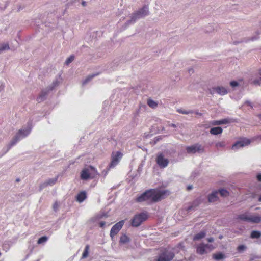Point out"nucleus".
I'll return each mask as SVG.
<instances>
[{
    "label": "nucleus",
    "mask_w": 261,
    "mask_h": 261,
    "mask_svg": "<svg viewBox=\"0 0 261 261\" xmlns=\"http://www.w3.org/2000/svg\"><path fill=\"white\" fill-rule=\"evenodd\" d=\"M169 195V192L168 190L150 189L144 192L140 196L137 197V201L140 202L146 200H149L152 202H158L160 201L161 199L165 198Z\"/></svg>",
    "instance_id": "f257e3e1"
},
{
    "label": "nucleus",
    "mask_w": 261,
    "mask_h": 261,
    "mask_svg": "<svg viewBox=\"0 0 261 261\" xmlns=\"http://www.w3.org/2000/svg\"><path fill=\"white\" fill-rule=\"evenodd\" d=\"M30 132L31 128L19 130L9 144L7 151H8L12 146L14 145L21 139L27 136L30 134Z\"/></svg>",
    "instance_id": "f03ea898"
},
{
    "label": "nucleus",
    "mask_w": 261,
    "mask_h": 261,
    "mask_svg": "<svg viewBox=\"0 0 261 261\" xmlns=\"http://www.w3.org/2000/svg\"><path fill=\"white\" fill-rule=\"evenodd\" d=\"M148 218L146 213H141L135 215L132 220L131 224L133 227H138Z\"/></svg>",
    "instance_id": "7ed1b4c3"
},
{
    "label": "nucleus",
    "mask_w": 261,
    "mask_h": 261,
    "mask_svg": "<svg viewBox=\"0 0 261 261\" xmlns=\"http://www.w3.org/2000/svg\"><path fill=\"white\" fill-rule=\"evenodd\" d=\"M186 149L188 154H194L196 152L203 153L205 151L204 147L199 143H196L193 145L187 146Z\"/></svg>",
    "instance_id": "20e7f679"
},
{
    "label": "nucleus",
    "mask_w": 261,
    "mask_h": 261,
    "mask_svg": "<svg viewBox=\"0 0 261 261\" xmlns=\"http://www.w3.org/2000/svg\"><path fill=\"white\" fill-rule=\"evenodd\" d=\"M210 94L213 95L215 93L220 95H224L228 93V90L223 86H217L208 89Z\"/></svg>",
    "instance_id": "39448f33"
},
{
    "label": "nucleus",
    "mask_w": 261,
    "mask_h": 261,
    "mask_svg": "<svg viewBox=\"0 0 261 261\" xmlns=\"http://www.w3.org/2000/svg\"><path fill=\"white\" fill-rule=\"evenodd\" d=\"M122 156V154L119 151L113 153L112 155V161L109 165L108 170L115 167L118 164Z\"/></svg>",
    "instance_id": "423d86ee"
},
{
    "label": "nucleus",
    "mask_w": 261,
    "mask_h": 261,
    "mask_svg": "<svg viewBox=\"0 0 261 261\" xmlns=\"http://www.w3.org/2000/svg\"><path fill=\"white\" fill-rule=\"evenodd\" d=\"M57 84H58V82L55 81L53 83V84L51 86H49L48 87H47V88H46L45 90H42L40 94L39 95V96L38 97V98L37 99V101L38 102H40L43 101L45 99L46 96L47 95L48 92L49 91L52 90L54 89V88L57 86Z\"/></svg>",
    "instance_id": "0eeeda50"
},
{
    "label": "nucleus",
    "mask_w": 261,
    "mask_h": 261,
    "mask_svg": "<svg viewBox=\"0 0 261 261\" xmlns=\"http://www.w3.org/2000/svg\"><path fill=\"white\" fill-rule=\"evenodd\" d=\"M124 224V221L121 220L116 224H115L111 228L110 231V236L112 239H113L115 236L116 235L119 231L121 229Z\"/></svg>",
    "instance_id": "6e6552de"
},
{
    "label": "nucleus",
    "mask_w": 261,
    "mask_h": 261,
    "mask_svg": "<svg viewBox=\"0 0 261 261\" xmlns=\"http://www.w3.org/2000/svg\"><path fill=\"white\" fill-rule=\"evenodd\" d=\"M174 257V254L172 251H165L160 254L156 261H171Z\"/></svg>",
    "instance_id": "1a4fd4ad"
},
{
    "label": "nucleus",
    "mask_w": 261,
    "mask_h": 261,
    "mask_svg": "<svg viewBox=\"0 0 261 261\" xmlns=\"http://www.w3.org/2000/svg\"><path fill=\"white\" fill-rule=\"evenodd\" d=\"M250 141L249 139L244 138L240 141H237L232 146V149L233 150L238 149L240 147H244L249 144Z\"/></svg>",
    "instance_id": "9d476101"
},
{
    "label": "nucleus",
    "mask_w": 261,
    "mask_h": 261,
    "mask_svg": "<svg viewBox=\"0 0 261 261\" xmlns=\"http://www.w3.org/2000/svg\"><path fill=\"white\" fill-rule=\"evenodd\" d=\"M156 162L161 168H165L168 166L169 160L165 158L162 154H160L157 156Z\"/></svg>",
    "instance_id": "9b49d317"
},
{
    "label": "nucleus",
    "mask_w": 261,
    "mask_h": 261,
    "mask_svg": "<svg viewBox=\"0 0 261 261\" xmlns=\"http://www.w3.org/2000/svg\"><path fill=\"white\" fill-rule=\"evenodd\" d=\"M219 192L217 191H213L208 196V201L210 202H214L217 201L218 198Z\"/></svg>",
    "instance_id": "f8f14e48"
},
{
    "label": "nucleus",
    "mask_w": 261,
    "mask_h": 261,
    "mask_svg": "<svg viewBox=\"0 0 261 261\" xmlns=\"http://www.w3.org/2000/svg\"><path fill=\"white\" fill-rule=\"evenodd\" d=\"M149 12L148 7L147 6H144L142 9L137 12L138 15L140 18L143 17L148 15Z\"/></svg>",
    "instance_id": "ddd939ff"
},
{
    "label": "nucleus",
    "mask_w": 261,
    "mask_h": 261,
    "mask_svg": "<svg viewBox=\"0 0 261 261\" xmlns=\"http://www.w3.org/2000/svg\"><path fill=\"white\" fill-rule=\"evenodd\" d=\"M200 203H201L200 200L199 199H196L195 200H194L193 202L191 205L189 206L187 208V211L188 212H189L192 210H194V208H195L196 207L199 206V205L200 204Z\"/></svg>",
    "instance_id": "4468645a"
},
{
    "label": "nucleus",
    "mask_w": 261,
    "mask_h": 261,
    "mask_svg": "<svg viewBox=\"0 0 261 261\" xmlns=\"http://www.w3.org/2000/svg\"><path fill=\"white\" fill-rule=\"evenodd\" d=\"M222 132L223 129L220 127H213L210 130V132L211 134L215 135L220 134L222 133Z\"/></svg>",
    "instance_id": "2eb2a0df"
},
{
    "label": "nucleus",
    "mask_w": 261,
    "mask_h": 261,
    "mask_svg": "<svg viewBox=\"0 0 261 261\" xmlns=\"http://www.w3.org/2000/svg\"><path fill=\"white\" fill-rule=\"evenodd\" d=\"M196 251L197 253L200 254H203L204 253H206V251L204 247V244H200L197 247Z\"/></svg>",
    "instance_id": "dca6fc26"
},
{
    "label": "nucleus",
    "mask_w": 261,
    "mask_h": 261,
    "mask_svg": "<svg viewBox=\"0 0 261 261\" xmlns=\"http://www.w3.org/2000/svg\"><path fill=\"white\" fill-rule=\"evenodd\" d=\"M249 222L258 223L261 222V217L259 216H250Z\"/></svg>",
    "instance_id": "f3484780"
},
{
    "label": "nucleus",
    "mask_w": 261,
    "mask_h": 261,
    "mask_svg": "<svg viewBox=\"0 0 261 261\" xmlns=\"http://www.w3.org/2000/svg\"><path fill=\"white\" fill-rule=\"evenodd\" d=\"M86 198V193L85 191L81 192L77 195V201L79 202H83Z\"/></svg>",
    "instance_id": "a211bd4d"
},
{
    "label": "nucleus",
    "mask_w": 261,
    "mask_h": 261,
    "mask_svg": "<svg viewBox=\"0 0 261 261\" xmlns=\"http://www.w3.org/2000/svg\"><path fill=\"white\" fill-rule=\"evenodd\" d=\"M140 18V16H139L137 12L134 13L131 17V19L128 20L127 22V25H129L132 23H134L136 22V21Z\"/></svg>",
    "instance_id": "6ab92c4d"
},
{
    "label": "nucleus",
    "mask_w": 261,
    "mask_h": 261,
    "mask_svg": "<svg viewBox=\"0 0 261 261\" xmlns=\"http://www.w3.org/2000/svg\"><path fill=\"white\" fill-rule=\"evenodd\" d=\"M90 177V175L87 170H82L81 174V178L84 180H87Z\"/></svg>",
    "instance_id": "aec40b11"
},
{
    "label": "nucleus",
    "mask_w": 261,
    "mask_h": 261,
    "mask_svg": "<svg viewBox=\"0 0 261 261\" xmlns=\"http://www.w3.org/2000/svg\"><path fill=\"white\" fill-rule=\"evenodd\" d=\"M206 234L205 232L204 231H201L199 233L196 234L193 238V240L194 241L199 240L205 237Z\"/></svg>",
    "instance_id": "412c9836"
},
{
    "label": "nucleus",
    "mask_w": 261,
    "mask_h": 261,
    "mask_svg": "<svg viewBox=\"0 0 261 261\" xmlns=\"http://www.w3.org/2000/svg\"><path fill=\"white\" fill-rule=\"evenodd\" d=\"M261 237V232L259 231L253 230L251 232L250 237L252 239H258Z\"/></svg>",
    "instance_id": "4be33fe9"
},
{
    "label": "nucleus",
    "mask_w": 261,
    "mask_h": 261,
    "mask_svg": "<svg viewBox=\"0 0 261 261\" xmlns=\"http://www.w3.org/2000/svg\"><path fill=\"white\" fill-rule=\"evenodd\" d=\"M90 246L89 245H86L84 251L82 254V259H85L87 258L88 256L89 250Z\"/></svg>",
    "instance_id": "5701e85b"
},
{
    "label": "nucleus",
    "mask_w": 261,
    "mask_h": 261,
    "mask_svg": "<svg viewBox=\"0 0 261 261\" xmlns=\"http://www.w3.org/2000/svg\"><path fill=\"white\" fill-rule=\"evenodd\" d=\"M130 239L126 235L123 234L120 237V242L122 244H125L130 242Z\"/></svg>",
    "instance_id": "b1692460"
},
{
    "label": "nucleus",
    "mask_w": 261,
    "mask_h": 261,
    "mask_svg": "<svg viewBox=\"0 0 261 261\" xmlns=\"http://www.w3.org/2000/svg\"><path fill=\"white\" fill-rule=\"evenodd\" d=\"M58 177H59V176L58 175L55 178H49V179L46 180V181L48 185V186H53L54 185H55L56 183V182L57 181Z\"/></svg>",
    "instance_id": "393cba45"
},
{
    "label": "nucleus",
    "mask_w": 261,
    "mask_h": 261,
    "mask_svg": "<svg viewBox=\"0 0 261 261\" xmlns=\"http://www.w3.org/2000/svg\"><path fill=\"white\" fill-rule=\"evenodd\" d=\"M249 216H248L246 214H241V215H239L238 218L239 219L242 220L243 221L249 222Z\"/></svg>",
    "instance_id": "a878e982"
},
{
    "label": "nucleus",
    "mask_w": 261,
    "mask_h": 261,
    "mask_svg": "<svg viewBox=\"0 0 261 261\" xmlns=\"http://www.w3.org/2000/svg\"><path fill=\"white\" fill-rule=\"evenodd\" d=\"M147 105L151 108H155L158 106V103L151 99H148Z\"/></svg>",
    "instance_id": "bb28decb"
},
{
    "label": "nucleus",
    "mask_w": 261,
    "mask_h": 261,
    "mask_svg": "<svg viewBox=\"0 0 261 261\" xmlns=\"http://www.w3.org/2000/svg\"><path fill=\"white\" fill-rule=\"evenodd\" d=\"M177 111L180 114H186V115L192 114L193 113L192 110H183L181 109H177Z\"/></svg>",
    "instance_id": "cd10ccee"
},
{
    "label": "nucleus",
    "mask_w": 261,
    "mask_h": 261,
    "mask_svg": "<svg viewBox=\"0 0 261 261\" xmlns=\"http://www.w3.org/2000/svg\"><path fill=\"white\" fill-rule=\"evenodd\" d=\"M218 192H219V194H220L222 197H227L229 195L228 191L224 189H221L218 191Z\"/></svg>",
    "instance_id": "c85d7f7f"
},
{
    "label": "nucleus",
    "mask_w": 261,
    "mask_h": 261,
    "mask_svg": "<svg viewBox=\"0 0 261 261\" xmlns=\"http://www.w3.org/2000/svg\"><path fill=\"white\" fill-rule=\"evenodd\" d=\"M98 74H91V75H89V76H88L85 79V80L83 82V85H85L88 82H89L92 79H93L94 77H95V76L97 75Z\"/></svg>",
    "instance_id": "c756f323"
},
{
    "label": "nucleus",
    "mask_w": 261,
    "mask_h": 261,
    "mask_svg": "<svg viewBox=\"0 0 261 261\" xmlns=\"http://www.w3.org/2000/svg\"><path fill=\"white\" fill-rule=\"evenodd\" d=\"M224 257V255L222 253L213 254V258L216 260H220L223 259Z\"/></svg>",
    "instance_id": "7c9ffc66"
},
{
    "label": "nucleus",
    "mask_w": 261,
    "mask_h": 261,
    "mask_svg": "<svg viewBox=\"0 0 261 261\" xmlns=\"http://www.w3.org/2000/svg\"><path fill=\"white\" fill-rule=\"evenodd\" d=\"M10 49L9 45L8 44H0V51L1 53L3 51L9 50Z\"/></svg>",
    "instance_id": "2f4dec72"
},
{
    "label": "nucleus",
    "mask_w": 261,
    "mask_h": 261,
    "mask_svg": "<svg viewBox=\"0 0 261 261\" xmlns=\"http://www.w3.org/2000/svg\"><path fill=\"white\" fill-rule=\"evenodd\" d=\"M232 122H233L232 119L230 118H225L220 120V125L229 124Z\"/></svg>",
    "instance_id": "473e14b6"
},
{
    "label": "nucleus",
    "mask_w": 261,
    "mask_h": 261,
    "mask_svg": "<svg viewBox=\"0 0 261 261\" xmlns=\"http://www.w3.org/2000/svg\"><path fill=\"white\" fill-rule=\"evenodd\" d=\"M47 239H48V238L46 236L42 237L38 239V240L37 241V243L38 244H42L43 243L46 242Z\"/></svg>",
    "instance_id": "72a5a7b5"
},
{
    "label": "nucleus",
    "mask_w": 261,
    "mask_h": 261,
    "mask_svg": "<svg viewBox=\"0 0 261 261\" xmlns=\"http://www.w3.org/2000/svg\"><path fill=\"white\" fill-rule=\"evenodd\" d=\"M74 58H75V57L74 55H71L66 60L65 64L66 65H69L70 63H71L74 60Z\"/></svg>",
    "instance_id": "f704fd0d"
},
{
    "label": "nucleus",
    "mask_w": 261,
    "mask_h": 261,
    "mask_svg": "<svg viewBox=\"0 0 261 261\" xmlns=\"http://www.w3.org/2000/svg\"><path fill=\"white\" fill-rule=\"evenodd\" d=\"M246 249V246L244 245H239L237 247V251L239 252H243Z\"/></svg>",
    "instance_id": "c9c22d12"
},
{
    "label": "nucleus",
    "mask_w": 261,
    "mask_h": 261,
    "mask_svg": "<svg viewBox=\"0 0 261 261\" xmlns=\"http://www.w3.org/2000/svg\"><path fill=\"white\" fill-rule=\"evenodd\" d=\"M225 146V143L224 141L218 142L216 143V147L217 148L224 147Z\"/></svg>",
    "instance_id": "e433bc0d"
},
{
    "label": "nucleus",
    "mask_w": 261,
    "mask_h": 261,
    "mask_svg": "<svg viewBox=\"0 0 261 261\" xmlns=\"http://www.w3.org/2000/svg\"><path fill=\"white\" fill-rule=\"evenodd\" d=\"M252 83L255 85H260L261 84V77L253 80Z\"/></svg>",
    "instance_id": "4c0bfd02"
},
{
    "label": "nucleus",
    "mask_w": 261,
    "mask_h": 261,
    "mask_svg": "<svg viewBox=\"0 0 261 261\" xmlns=\"http://www.w3.org/2000/svg\"><path fill=\"white\" fill-rule=\"evenodd\" d=\"M48 186V185L46 181H44V182L40 184V185H39V190L41 191L42 190H43L44 188H45V187H46Z\"/></svg>",
    "instance_id": "58836bf2"
},
{
    "label": "nucleus",
    "mask_w": 261,
    "mask_h": 261,
    "mask_svg": "<svg viewBox=\"0 0 261 261\" xmlns=\"http://www.w3.org/2000/svg\"><path fill=\"white\" fill-rule=\"evenodd\" d=\"M258 39V37L257 36H254V37H249L247 39V40L246 41V42H248V41H255V40H256Z\"/></svg>",
    "instance_id": "ea45409f"
},
{
    "label": "nucleus",
    "mask_w": 261,
    "mask_h": 261,
    "mask_svg": "<svg viewBox=\"0 0 261 261\" xmlns=\"http://www.w3.org/2000/svg\"><path fill=\"white\" fill-rule=\"evenodd\" d=\"M258 39V37L257 36H254V37H249L247 39V40L246 41V42H248V41H255V40H256Z\"/></svg>",
    "instance_id": "a19ab883"
},
{
    "label": "nucleus",
    "mask_w": 261,
    "mask_h": 261,
    "mask_svg": "<svg viewBox=\"0 0 261 261\" xmlns=\"http://www.w3.org/2000/svg\"><path fill=\"white\" fill-rule=\"evenodd\" d=\"M230 85L231 87H237L239 85V83L237 81H231L230 82Z\"/></svg>",
    "instance_id": "79ce46f5"
},
{
    "label": "nucleus",
    "mask_w": 261,
    "mask_h": 261,
    "mask_svg": "<svg viewBox=\"0 0 261 261\" xmlns=\"http://www.w3.org/2000/svg\"><path fill=\"white\" fill-rule=\"evenodd\" d=\"M212 124L214 125H220V120H215L212 122Z\"/></svg>",
    "instance_id": "37998d69"
},
{
    "label": "nucleus",
    "mask_w": 261,
    "mask_h": 261,
    "mask_svg": "<svg viewBox=\"0 0 261 261\" xmlns=\"http://www.w3.org/2000/svg\"><path fill=\"white\" fill-rule=\"evenodd\" d=\"M58 206H59V205H58V202H56L54 205H53V209L55 211H57V210H58Z\"/></svg>",
    "instance_id": "c03bdc74"
},
{
    "label": "nucleus",
    "mask_w": 261,
    "mask_h": 261,
    "mask_svg": "<svg viewBox=\"0 0 261 261\" xmlns=\"http://www.w3.org/2000/svg\"><path fill=\"white\" fill-rule=\"evenodd\" d=\"M103 215H97L96 216H95V217H94L93 219H95L96 220H98V219H101L102 218V217H103Z\"/></svg>",
    "instance_id": "a18cd8bd"
},
{
    "label": "nucleus",
    "mask_w": 261,
    "mask_h": 261,
    "mask_svg": "<svg viewBox=\"0 0 261 261\" xmlns=\"http://www.w3.org/2000/svg\"><path fill=\"white\" fill-rule=\"evenodd\" d=\"M89 168L91 169V170L93 171L96 174H98L97 171L96 170L95 168L94 167L90 166Z\"/></svg>",
    "instance_id": "49530a36"
},
{
    "label": "nucleus",
    "mask_w": 261,
    "mask_h": 261,
    "mask_svg": "<svg viewBox=\"0 0 261 261\" xmlns=\"http://www.w3.org/2000/svg\"><path fill=\"white\" fill-rule=\"evenodd\" d=\"M109 171V170H108V168L106 170H104L102 171V174H103L104 176H106L107 175Z\"/></svg>",
    "instance_id": "de8ad7c7"
},
{
    "label": "nucleus",
    "mask_w": 261,
    "mask_h": 261,
    "mask_svg": "<svg viewBox=\"0 0 261 261\" xmlns=\"http://www.w3.org/2000/svg\"><path fill=\"white\" fill-rule=\"evenodd\" d=\"M106 223L103 221H101L99 223V226L100 227H103L105 225Z\"/></svg>",
    "instance_id": "09e8293b"
},
{
    "label": "nucleus",
    "mask_w": 261,
    "mask_h": 261,
    "mask_svg": "<svg viewBox=\"0 0 261 261\" xmlns=\"http://www.w3.org/2000/svg\"><path fill=\"white\" fill-rule=\"evenodd\" d=\"M207 240L208 242H213L214 241V238H212V237H211V238H208L207 239Z\"/></svg>",
    "instance_id": "8fccbe9b"
},
{
    "label": "nucleus",
    "mask_w": 261,
    "mask_h": 261,
    "mask_svg": "<svg viewBox=\"0 0 261 261\" xmlns=\"http://www.w3.org/2000/svg\"><path fill=\"white\" fill-rule=\"evenodd\" d=\"M257 179L258 181H261V173L258 174L257 175Z\"/></svg>",
    "instance_id": "3c124183"
},
{
    "label": "nucleus",
    "mask_w": 261,
    "mask_h": 261,
    "mask_svg": "<svg viewBox=\"0 0 261 261\" xmlns=\"http://www.w3.org/2000/svg\"><path fill=\"white\" fill-rule=\"evenodd\" d=\"M211 247H212V245H210L208 244H204V247L205 249L206 248H211Z\"/></svg>",
    "instance_id": "603ef678"
},
{
    "label": "nucleus",
    "mask_w": 261,
    "mask_h": 261,
    "mask_svg": "<svg viewBox=\"0 0 261 261\" xmlns=\"http://www.w3.org/2000/svg\"><path fill=\"white\" fill-rule=\"evenodd\" d=\"M82 5L84 7L86 5V2L85 1H83L82 2Z\"/></svg>",
    "instance_id": "864d4df0"
},
{
    "label": "nucleus",
    "mask_w": 261,
    "mask_h": 261,
    "mask_svg": "<svg viewBox=\"0 0 261 261\" xmlns=\"http://www.w3.org/2000/svg\"><path fill=\"white\" fill-rule=\"evenodd\" d=\"M194 71H193V69L192 68H190L189 69V73H193Z\"/></svg>",
    "instance_id": "5fc2aeb1"
},
{
    "label": "nucleus",
    "mask_w": 261,
    "mask_h": 261,
    "mask_svg": "<svg viewBox=\"0 0 261 261\" xmlns=\"http://www.w3.org/2000/svg\"><path fill=\"white\" fill-rule=\"evenodd\" d=\"M192 188H193L192 185H189L187 187V189L189 190L192 189Z\"/></svg>",
    "instance_id": "6e6d98bb"
},
{
    "label": "nucleus",
    "mask_w": 261,
    "mask_h": 261,
    "mask_svg": "<svg viewBox=\"0 0 261 261\" xmlns=\"http://www.w3.org/2000/svg\"><path fill=\"white\" fill-rule=\"evenodd\" d=\"M170 126H171V127H176V124H173V123L171 124H170Z\"/></svg>",
    "instance_id": "4d7b16f0"
},
{
    "label": "nucleus",
    "mask_w": 261,
    "mask_h": 261,
    "mask_svg": "<svg viewBox=\"0 0 261 261\" xmlns=\"http://www.w3.org/2000/svg\"><path fill=\"white\" fill-rule=\"evenodd\" d=\"M246 103H247L249 106H251V103L249 101H247Z\"/></svg>",
    "instance_id": "13d9d810"
},
{
    "label": "nucleus",
    "mask_w": 261,
    "mask_h": 261,
    "mask_svg": "<svg viewBox=\"0 0 261 261\" xmlns=\"http://www.w3.org/2000/svg\"><path fill=\"white\" fill-rule=\"evenodd\" d=\"M258 201L261 202V195L259 196V197L258 198Z\"/></svg>",
    "instance_id": "bf43d9fd"
},
{
    "label": "nucleus",
    "mask_w": 261,
    "mask_h": 261,
    "mask_svg": "<svg viewBox=\"0 0 261 261\" xmlns=\"http://www.w3.org/2000/svg\"><path fill=\"white\" fill-rule=\"evenodd\" d=\"M258 117L261 120V114L258 115Z\"/></svg>",
    "instance_id": "052dcab7"
},
{
    "label": "nucleus",
    "mask_w": 261,
    "mask_h": 261,
    "mask_svg": "<svg viewBox=\"0 0 261 261\" xmlns=\"http://www.w3.org/2000/svg\"><path fill=\"white\" fill-rule=\"evenodd\" d=\"M258 138H260V139H261V135L259 136L258 137Z\"/></svg>",
    "instance_id": "680f3d73"
},
{
    "label": "nucleus",
    "mask_w": 261,
    "mask_h": 261,
    "mask_svg": "<svg viewBox=\"0 0 261 261\" xmlns=\"http://www.w3.org/2000/svg\"><path fill=\"white\" fill-rule=\"evenodd\" d=\"M219 238H220V239H222V236H220V237H219Z\"/></svg>",
    "instance_id": "e2e57ef3"
}]
</instances>
